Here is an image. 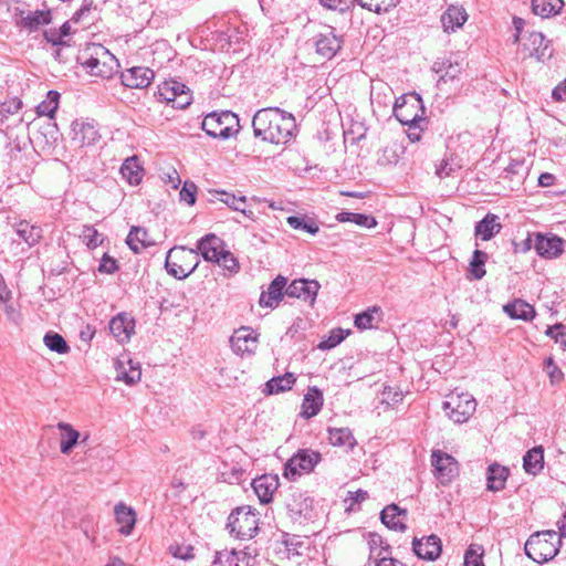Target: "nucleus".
I'll list each match as a JSON object with an SVG mask.
<instances>
[{
	"label": "nucleus",
	"instance_id": "30",
	"mask_svg": "<svg viewBox=\"0 0 566 566\" xmlns=\"http://www.w3.org/2000/svg\"><path fill=\"white\" fill-rule=\"evenodd\" d=\"M15 232L19 238L28 244L29 248L38 244L43 235L41 227L31 224L27 220H21L17 223Z\"/></svg>",
	"mask_w": 566,
	"mask_h": 566
},
{
	"label": "nucleus",
	"instance_id": "57",
	"mask_svg": "<svg viewBox=\"0 0 566 566\" xmlns=\"http://www.w3.org/2000/svg\"><path fill=\"white\" fill-rule=\"evenodd\" d=\"M197 186L191 181H186L179 192L180 201L186 202L188 206H193L196 202Z\"/></svg>",
	"mask_w": 566,
	"mask_h": 566
},
{
	"label": "nucleus",
	"instance_id": "48",
	"mask_svg": "<svg viewBox=\"0 0 566 566\" xmlns=\"http://www.w3.org/2000/svg\"><path fill=\"white\" fill-rule=\"evenodd\" d=\"M401 147L397 144L384 147L379 154L377 163L381 166L396 165L399 160V151Z\"/></svg>",
	"mask_w": 566,
	"mask_h": 566
},
{
	"label": "nucleus",
	"instance_id": "34",
	"mask_svg": "<svg viewBox=\"0 0 566 566\" xmlns=\"http://www.w3.org/2000/svg\"><path fill=\"white\" fill-rule=\"evenodd\" d=\"M295 381L296 378L293 373H285L282 376L273 377L269 381H266L263 392L265 395H276L280 392H284L286 390L292 389Z\"/></svg>",
	"mask_w": 566,
	"mask_h": 566
},
{
	"label": "nucleus",
	"instance_id": "39",
	"mask_svg": "<svg viewBox=\"0 0 566 566\" xmlns=\"http://www.w3.org/2000/svg\"><path fill=\"white\" fill-rule=\"evenodd\" d=\"M51 19L52 17L50 10H35L23 17L21 22L23 28L28 29L30 32H33L40 27L49 24Z\"/></svg>",
	"mask_w": 566,
	"mask_h": 566
},
{
	"label": "nucleus",
	"instance_id": "16",
	"mask_svg": "<svg viewBox=\"0 0 566 566\" xmlns=\"http://www.w3.org/2000/svg\"><path fill=\"white\" fill-rule=\"evenodd\" d=\"M195 250L208 262H216L226 251L223 240L213 233H208L199 239Z\"/></svg>",
	"mask_w": 566,
	"mask_h": 566
},
{
	"label": "nucleus",
	"instance_id": "62",
	"mask_svg": "<svg viewBox=\"0 0 566 566\" xmlns=\"http://www.w3.org/2000/svg\"><path fill=\"white\" fill-rule=\"evenodd\" d=\"M170 552L171 554L177 557V558H180V559H185V560H188V559H192L195 557V554H193V547L190 546V545H187V546H170Z\"/></svg>",
	"mask_w": 566,
	"mask_h": 566
},
{
	"label": "nucleus",
	"instance_id": "53",
	"mask_svg": "<svg viewBox=\"0 0 566 566\" xmlns=\"http://www.w3.org/2000/svg\"><path fill=\"white\" fill-rule=\"evenodd\" d=\"M348 333L349 332L345 333L344 329L342 328H335L331 331V334L327 337V339H324L318 344V348L325 350L336 347L345 339Z\"/></svg>",
	"mask_w": 566,
	"mask_h": 566
},
{
	"label": "nucleus",
	"instance_id": "22",
	"mask_svg": "<svg viewBox=\"0 0 566 566\" xmlns=\"http://www.w3.org/2000/svg\"><path fill=\"white\" fill-rule=\"evenodd\" d=\"M535 250L543 258H556L563 252V240L557 235L547 237L538 233L535 240Z\"/></svg>",
	"mask_w": 566,
	"mask_h": 566
},
{
	"label": "nucleus",
	"instance_id": "31",
	"mask_svg": "<svg viewBox=\"0 0 566 566\" xmlns=\"http://www.w3.org/2000/svg\"><path fill=\"white\" fill-rule=\"evenodd\" d=\"M126 243L132 251L140 253L145 248L154 244L148 231L143 227H133L127 235Z\"/></svg>",
	"mask_w": 566,
	"mask_h": 566
},
{
	"label": "nucleus",
	"instance_id": "4",
	"mask_svg": "<svg viewBox=\"0 0 566 566\" xmlns=\"http://www.w3.org/2000/svg\"><path fill=\"white\" fill-rule=\"evenodd\" d=\"M200 259L195 249L185 247H174L166 255L165 268L169 275L177 280H184L192 274L198 265Z\"/></svg>",
	"mask_w": 566,
	"mask_h": 566
},
{
	"label": "nucleus",
	"instance_id": "27",
	"mask_svg": "<svg viewBox=\"0 0 566 566\" xmlns=\"http://www.w3.org/2000/svg\"><path fill=\"white\" fill-rule=\"evenodd\" d=\"M114 513L117 524L120 525L119 532L123 535H129L136 523L135 511L120 502L115 505Z\"/></svg>",
	"mask_w": 566,
	"mask_h": 566
},
{
	"label": "nucleus",
	"instance_id": "23",
	"mask_svg": "<svg viewBox=\"0 0 566 566\" xmlns=\"http://www.w3.org/2000/svg\"><path fill=\"white\" fill-rule=\"evenodd\" d=\"M134 319L126 314H118L109 322V331L119 343L127 342L134 333Z\"/></svg>",
	"mask_w": 566,
	"mask_h": 566
},
{
	"label": "nucleus",
	"instance_id": "25",
	"mask_svg": "<svg viewBox=\"0 0 566 566\" xmlns=\"http://www.w3.org/2000/svg\"><path fill=\"white\" fill-rule=\"evenodd\" d=\"M510 471L506 467L497 463L489 465L486 473V488L489 491L497 492L505 488Z\"/></svg>",
	"mask_w": 566,
	"mask_h": 566
},
{
	"label": "nucleus",
	"instance_id": "64",
	"mask_svg": "<svg viewBox=\"0 0 566 566\" xmlns=\"http://www.w3.org/2000/svg\"><path fill=\"white\" fill-rule=\"evenodd\" d=\"M528 41L532 44V49L527 48V50H530V56H538V49L542 46L544 42V35L538 32H533L530 34Z\"/></svg>",
	"mask_w": 566,
	"mask_h": 566
},
{
	"label": "nucleus",
	"instance_id": "50",
	"mask_svg": "<svg viewBox=\"0 0 566 566\" xmlns=\"http://www.w3.org/2000/svg\"><path fill=\"white\" fill-rule=\"evenodd\" d=\"M483 554L484 549L481 545L471 544L465 551L463 566H484Z\"/></svg>",
	"mask_w": 566,
	"mask_h": 566
},
{
	"label": "nucleus",
	"instance_id": "49",
	"mask_svg": "<svg viewBox=\"0 0 566 566\" xmlns=\"http://www.w3.org/2000/svg\"><path fill=\"white\" fill-rule=\"evenodd\" d=\"M460 168L461 164L459 160H455L453 154H450L449 156H446L439 165L436 166V175L440 178H446Z\"/></svg>",
	"mask_w": 566,
	"mask_h": 566
},
{
	"label": "nucleus",
	"instance_id": "2",
	"mask_svg": "<svg viewBox=\"0 0 566 566\" xmlns=\"http://www.w3.org/2000/svg\"><path fill=\"white\" fill-rule=\"evenodd\" d=\"M77 61L91 75L103 78H109L118 67L116 57L101 44L88 48Z\"/></svg>",
	"mask_w": 566,
	"mask_h": 566
},
{
	"label": "nucleus",
	"instance_id": "9",
	"mask_svg": "<svg viewBox=\"0 0 566 566\" xmlns=\"http://www.w3.org/2000/svg\"><path fill=\"white\" fill-rule=\"evenodd\" d=\"M395 103L394 114L395 117L402 124L412 126L423 119L424 107L422 99L418 94H411L408 97H401Z\"/></svg>",
	"mask_w": 566,
	"mask_h": 566
},
{
	"label": "nucleus",
	"instance_id": "10",
	"mask_svg": "<svg viewBox=\"0 0 566 566\" xmlns=\"http://www.w3.org/2000/svg\"><path fill=\"white\" fill-rule=\"evenodd\" d=\"M431 464L434 469L436 478L443 485L449 484L459 474L458 461L441 450L432 451Z\"/></svg>",
	"mask_w": 566,
	"mask_h": 566
},
{
	"label": "nucleus",
	"instance_id": "59",
	"mask_svg": "<svg viewBox=\"0 0 566 566\" xmlns=\"http://www.w3.org/2000/svg\"><path fill=\"white\" fill-rule=\"evenodd\" d=\"M402 400V392L392 387L386 386L381 392V402L392 406Z\"/></svg>",
	"mask_w": 566,
	"mask_h": 566
},
{
	"label": "nucleus",
	"instance_id": "46",
	"mask_svg": "<svg viewBox=\"0 0 566 566\" xmlns=\"http://www.w3.org/2000/svg\"><path fill=\"white\" fill-rule=\"evenodd\" d=\"M60 93L56 91H49L46 98L36 106V114L39 116H48L53 118L59 107Z\"/></svg>",
	"mask_w": 566,
	"mask_h": 566
},
{
	"label": "nucleus",
	"instance_id": "28",
	"mask_svg": "<svg viewBox=\"0 0 566 566\" xmlns=\"http://www.w3.org/2000/svg\"><path fill=\"white\" fill-rule=\"evenodd\" d=\"M232 562H234V566H253L255 556L248 551L232 552L226 555L217 553L213 563L220 566H231Z\"/></svg>",
	"mask_w": 566,
	"mask_h": 566
},
{
	"label": "nucleus",
	"instance_id": "52",
	"mask_svg": "<svg viewBox=\"0 0 566 566\" xmlns=\"http://www.w3.org/2000/svg\"><path fill=\"white\" fill-rule=\"evenodd\" d=\"M81 238L88 249H95L103 242L102 235L93 226H84Z\"/></svg>",
	"mask_w": 566,
	"mask_h": 566
},
{
	"label": "nucleus",
	"instance_id": "55",
	"mask_svg": "<svg viewBox=\"0 0 566 566\" xmlns=\"http://www.w3.org/2000/svg\"><path fill=\"white\" fill-rule=\"evenodd\" d=\"M379 308L373 307L371 310L364 311L355 316V326L359 329L371 328L374 325V313L378 312Z\"/></svg>",
	"mask_w": 566,
	"mask_h": 566
},
{
	"label": "nucleus",
	"instance_id": "11",
	"mask_svg": "<svg viewBox=\"0 0 566 566\" xmlns=\"http://www.w3.org/2000/svg\"><path fill=\"white\" fill-rule=\"evenodd\" d=\"M316 53L323 59L331 60L342 49L344 40L337 35L333 27H325L313 38Z\"/></svg>",
	"mask_w": 566,
	"mask_h": 566
},
{
	"label": "nucleus",
	"instance_id": "18",
	"mask_svg": "<svg viewBox=\"0 0 566 566\" xmlns=\"http://www.w3.org/2000/svg\"><path fill=\"white\" fill-rule=\"evenodd\" d=\"M155 74L154 71L145 66H134L122 72V83L130 88H145L147 87Z\"/></svg>",
	"mask_w": 566,
	"mask_h": 566
},
{
	"label": "nucleus",
	"instance_id": "38",
	"mask_svg": "<svg viewBox=\"0 0 566 566\" xmlns=\"http://www.w3.org/2000/svg\"><path fill=\"white\" fill-rule=\"evenodd\" d=\"M143 168L139 166L137 157L133 156L123 163L120 174L129 185H138L143 178Z\"/></svg>",
	"mask_w": 566,
	"mask_h": 566
},
{
	"label": "nucleus",
	"instance_id": "29",
	"mask_svg": "<svg viewBox=\"0 0 566 566\" xmlns=\"http://www.w3.org/2000/svg\"><path fill=\"white\" fill-rule=\"evenodd\" d=\"M503 311L512 318L522 319L525 322L532 321L536 312L534 307L523 300H514L503 306Z\"/></svg>",
	"mask_w": 566,
	"mask_h": 566
},
{
	"label": "nucleus",
	"instance_id": "45",
	"mask_svg": "<svg viewBox=\"0 0 566 566\" xmlns=\"http://www.w3.org/2000/svg\"><path fill=\"white\" fill-rule=\"evenodd\" d=\"M335 218L338 222H353L365 228H374L377 224L374 217L364 213L342 211L337 213Z\"/></svg>",
	"mask_w": 566,
	"mask_h": 566
},
{
	"label": "nucleus",
	"instance_id": "7",
	"mask_svg": "<svg viewBox=\"0 0 566 566\" xmlns=\"http://www.w3.org/2000/svg\"><path fill=\"white\" fill-rule=\"evenodd\" d=\"M442 408L449 419L454 423H463L467 422L474 413L476 401L473 396L468 392H452L447 396V400L443 401Z\"/></svg>",
	"mask_w": 566,
	"mask_h": 566
},
{
	"label": "nucleus",
	"instance_id": "20",
	"mask_svg": "<svg viewBox=\"0 0 566 566\" xmlns=\"http://www.w3.org/2000/svg\"><path fill=\"white\" fill-rule=\"evenodd\" d=\"M56 428L61 431L60 451L63 454H70L71 451L80 443L81 433L67 422L60 421ZM88 436H84L81 443H86Z\"/></svg>",
	"mask_w": 566,
	"mask_h": 566
},
{
	"label": "nucleus",
	"instance_id": "44",
	"mask_svg": "<svg viewBox=\"0 0 566 566\" xmlns=\"http://www.w3.org/2000/svg\"><path fill=\"white\" fill-rule=\"evenodd\" d=\"M286 222L292 229L310 234H316L319 231L316 220L307 216H290L286 218Z\"/></svg>",
	"mask_w": 566,
	"mask_h": 566
},
{
	"label": "nucleus",
	"instance_id": "14",
	"mask_svg": "<svg viewBox=\"0 0 566 566\" xmlns=\"http://www.w3.org/2000/svg\"><path fill=\"white\" fill-rule=\"evenodd\" d=\"M319 287L321 284L316 280L298 279L292 281V283L287 285V287L285 289V294L289 297L301 298L313 305L316 300Z\"/></svg>",
	"mask_w": 566,
	"mask_h": 566
},
{
	"label": "nucleus",
	"instance_id": "5",
	"mask_svg": "<svg viewBox=\"0 0 566 566\" xmlns=\"http://www.w3.org/2000/svg\"><path fill=\"white\" fill-rule=\"evenodd\" d=\"M259 513L251 506L234 509L227 523V530L235 538L245 541L253 538L259 532Z\"/></svg>",
	"mask_w": 566,
	"mask_h": 566
},
{
	"label": "nucleus",
	"instance_id": "63",
	"mask_svg": "<svg viewBox=\"0 0 566 566\" xmlns=\"http://www.w3.org/2000/svg\"><path fill=\"white\" fill-rule=\"evenodd\" d=\"M168 104H171L172 107L184 109L191 104V95L190 91H184V93L179 94L177 97L171 99Z\"/></svg>",
	"mask_w": 566,
	"mask_h": 566
},
{
	"label": "nucleus",
	"instance_id": "8",
	"mask_svg": "<svg viewBox=\"0 0 566 566\" xmlns=\"http://www.w3.org/2000/svg\"><path fill=\"white\" fill-rule=\"evenodd\" d=\"M321 460L322 455L318 451L301 449L285 463L283 475L295 481L303 473L312 472Z\"/></svg>",
	"mask_w": 566,
	"mask_h": 566
},
{
	"label": "nucleus",
	"instance_id": "24",
	"mask_svg": "<svg viewBox=\"0 0 566 566\" xmlns=\"http://www.w3.org/2000/svg\"><path fill=\"white\" fill-rule=\"evenodd\" d=\"M502 229L499 217L494 213H488L481 221L475 224V235L483 241L491 240Z\"/></svg>",
	"mask_w": 566,
	"mask_h": 566
},
{
	"label": "nucleus",
	"instance_id": "41",
	"mask_svg": "<svg viewBox=\"0 0 566 566\" xmlns=\"http://www.w3.org/2000/svg\"><path fill=\"white\" fill-rule=\"evenodd\" d=\"M184 91H188V87L184 83L177 80H169L158 86L157 95L160 99L169 103L179 94L184 93Z\"/></svg>",
	"mask_w": 566,
	"mask_h": 566
},
{
	"label": "nucleus",
	"instance_id": "61",
	"mask_svg": "<svg viewBox=\"0 0 566 566\" xmlns=\"http://www.w3.org/2000/svg\"><path fill=\"white\" fill-rule=\"evenodd\" d=\"M545 369H546V371L551 378V381L553 384L559 382L564 377L563 371L557 367V365L555 364V361L552 357H548L545 359Z\"/></svg>",
	"mask_w": 566,
	"mask_h": 566
},
{
	"label": "nucleus",
	"instance_id": "56",
	"mask_svg": "<svg viewBox=\"0 0 566 566\" xmlns=\"http://www.w3.org/2000/svg\"><path fill=\"white\" fill-rule=\"evenodd\" d=\"M546 335L560 344V346L566 347V326L564 324L557 323L553 326H548Z\"/></svg>",
	"mask_w": 566,
	"mask_h": 566
},
{
	"label": "nucleus",
	"instance_id": "12",
	"mask_svg": "<svg viewBox=\"0 0 566 566\" xmlns=\"http://www.w3.org/2000/svg\"><path fill=\"white\" fill-rule=\"evenodd\" d=\"M230 345L239 356L253 355L258 347V334L251 327L242 326L230 337Z\"/></svg>",
	"mask_w": 566,
	"mask_h": 566
},
{
	"label": "nucleus",
	"instance_id": "60",
	"mask_svg": "<svg viewBox=\"0 0 566 566\" xmlns=\"http://www.w3.org/2000/svg\"><path fill=\"white\" fill-rule=\"evenodd\" d=\"M117 270H118L117 261L113 256L108 255L107 253H104L101 259L99 265H98V271L101 273H105V274H113Z\"/></svg>",
	"mask_w": 566,
	"mask_h": 566
},
{
	"label": "nucleus",
	"instance_id": "15",
	"mask_svg": "<svg viewBox=\"0 0 566 566\" xmlns=\"http://www.w3.org/2000/svg\"><path fill=\"white\" fill-rule=\"evenodd\" d=\"M412 551L420 559L436 560L442 552L441 539L433 534L422 538L415 537L412 541Z\"/></svg>",
	"mask_w": 566,
	"mask_h": 566
},
{
	"label": "nucleus",
	"instance_id": "17",
	"mask_svg": "<svg viewBox=\"0 0 566 566\" xmlns=\"http://www.w3.org/2000/svg\"><path fill=\"white\" fill-rule=\"evenodd\" d=\"M287 280L282 275H277L268 286L266 291H263L259 298V305L261 307L275 308L282 301L285 289L287 287Z\"/></svg>",
	"mask_w": 566,
	"mask_h": 566
},
{
	"label": "nucleus",
	"instance_id": "37",
	"mask_svg": "<svg viewBox=\"0 0 566 566\" xmlns=\"http://www.w3.org/2000/svg\"><path fill=\"white\" fill-rule=\"evenodd\" d=\"M563 6V0H532V11L542 18H551L558 14Z\"/></svg>",
	"mask_w": 566,
	"mask_h": 566
},
{
	"label": "nucleus",
	"instance_id": "43",
	"mask_svg": "<svg viewBox=\"0 0 566 566\" xmlns=\"http://www.w3.org/2000/svg\"><path fill=\"white\" fill-rule=\"evenodd\" d=\"M221 202L226 203L230 209L234 211L241 212L243 216L249 218L250 220H255V216L252 210H247L244 208L247 203V197L245 196H235L230 192H221Z\"/></svg>",
	"mask_w": 566,
	"mask_h": 566
},
{
	"label": "nucleus",
	"instance_id": "19",
	"mask_svg": "<svg viewBox=\"0 0 566 566\" xmlns=\"http://www.w3.org/2000/svg\"><path fill=\"white\" fill-rule=\"evenodd\" d=\"M252 488L262 504H269L279 488V478L274 474H263L252 482Z\"/></svg>",
	"mask_w": 566,
	"mask_h": 566
},
{
	"label": "nucleus",
	"instance_id": "6",
	"mask_svg": "<svg viewBox=\"0 0 566 566\" xmlns=\"http://www.w3.org/2000/svg\"><path fill=\"white\" fill-rule=\"evenodd\" d=\"M201 127L213 138L228 139L239 132V117L231 111L212 112L203 118Z\"/></svg>",
	"mask_w": 566,
	"mask_h": 566
},
{
	"label": "nucleus",
	"instance_id": "40",
	"mask_svg": "<svg viewBox=\"0 0 566 566\" xmlns=\"http://www.w3.org/2000/svg\"><path fill=\"white\" fill-rule=\"evenodd\" d=\"M489 259V255L486 252L482 251V250H474L473 251V254H472V259L469 263V269H468V272H469V277L471 280H481L484 277L485 275V263Z\"/></svg>",
	"mask_w": 566,
	"mask_h": 566
},
{
	"label": "nucleus",
	"instance_id": "13",
	"mask_svg": "<svg viewBox=\"0 0 566 566\" xmlns=\"http://www.w3.org/2000/svg\"><path fill=\"white\" fill-rule=\"evenodd\" d=\"M432 71L439 74L438 85L460 80L462 74V61L453 59L452 55L439 57L432 64Z\"/></svg>",
	"mask_w": 566,
	"mask_h": 566
},
{
	"label": "nucleus",
	"instance_id": "58",
	"mask_svg": "<svg viewBox=\"0 0 566 566\" xmlns=\"http://www.w3.org/2000/svg\"><path fill=\"white\" fill-rule=\"evenodd\" d=\"M43 36L49 43H51L54 46L70 45L69 41L64 40V38L61 35V32L55 28L44 30Z\"/></svg>",
	"mask_w": 566,
	"mask_h": 566
},
{
	"label": "nucleus",
	"instance_id": "47",
	"mask_svg": "<svg viewBox=\"0 0 566 566\" xmlns=\"http://www.w3.org/2000/svg\"><path fill=\"white\" fill-rule=\"evenodd\" d=\"M43 342L50 350L57 354H66L70 350V346L67 345L66 340L57 333H46Z\"/></svg>",
	"mask_w": 566,
	"mask_h": 566
},
{
	"label": "nucleus",
	"instance_id": "36",
	"mask_svg": "<svg viewBox=\"0 0 566 566\" xmlns=\"http://www.w3.org/2000/svg\"><path fill=\"white\" fill-rule=\"evenodd\" d=\"M328 440L335 447H344L353 450L356 446V439L349 428H329Z\"/></svg>",
	"mask_w": 566,
	"mask_h": 566
},
{
	"label": "nucleus",
	"instance_id": "3",
	"mask_svg": "<svg viewBox=\"0 0 566 566\" xmlns=\"http://www.w3.org/2000/svg\"><path fill=\"white\" fill-rule=\"evenodd\" d=\"M560 547V538L556 531H542L532 534L524 545L525 554L534 562L542 564L553 559Z\"/></svg>",
	"mask_w": 566,
	"mask_h": 566
},
{
	"label": "nucleus",
	"instance_id": "35",
	"mask_svg": "<svg viewBox=\"0 0 566 566\" xmlns=\"http://www.w3.org/2000/svg\"><path fill=\"white\" fill-rule=\"evenodd\" d=\"M406 515V511L400 510L396 504L387 505L380 513L381 522L390 530L405 531L406 524L399 518V516Z\"/></svg>",
	"mask_w": 566,
	"mask_h": 566
},
{
	"label": "nucleus",
	"instance_id": "32",
	"mask_svg": "<svg viewBox=\"0 0 566 566\" xmlns=\"http://www.w3.org/2000/svg\"><path fill=\"white\" fill-rule=\"evenodd\" d=\"M544 467V449L541 446L534 447L523 458V468L526 473L536 475Z\"/></svg>",
	"mask_w": 566,
	"mask_h": 566
},
{
	"label": "nucleus",
	"instance_id": "21",
	"mask_svg": "<svg viewBox=\"0 0 566 566\" xmlns=\"http://www.w3.org/2000/svg\"><path fill=\"white\" fill-rule=\"evenodd\" d=\"M72 140L78 147L93 145L99 138V134L93 124L78 120L72 124Z\"/></svg>",
	"mask_w": 566,
	"mask_h": 566
},
{
	"label": "nucleus",
	"instance_id": "33",
	"mask_svg": "<svg viewBox=\"0 0 566 566\" xmlns=\"http://www.w3.org/2000/svg\"><path fill=\"white\" fill-rule=\"evenodd\" d=\"M468 19V14L463 8L450 7L441 17V23L444 31H454L464 24Z\"/></svg>",
	"mask_w": 566,
	"mask_h": 566
},
{
	"label": "nucleus",
	"instance_id": "1",
	"mask_svg": "<svg viewBox=\"0 0 566 566\" xmlns=\"http://www.w3.org/2000/svg\"><path fill=\"white\" fill-rule=\"evenodd\" d=\"M253 135L263 142L286 144L296 129L295 117L279 107L259 109L252 118Z\"/></svg>",
	"mask_w": 566,
	"mask_h": 566
},
{
	"label": "nucleus",
	"instance_id": "42",
	"mask_svg": "<svg viewBox=\"0 0 566 566\" xmlns=\"http://www.w3.org/2000/svg\"><path fill=\"white\" fill-rule=\"evenodd\" d=\"M128 365L129 368L126 369L122 363H118L116 379L132 386L140 380L142 370L139 364H135L132 359L128 360Z\"/></svg>",
	"mask_w": 566,
	"mask_h": 566
},
{
	"label": "nucleus",
	"instance_id": "54",
	"mask_svg": "<svg viewBox=\"0 0 566 566\" xmlns=\"http://www.w3.org/2000/svg\"><path fill=\"white\" fill-rule=\"evenodd\" d=\"M22 107V102L18 97H7L2 103H0V115L3 117H8L10 115L17 114Z\"/></svg>",
	"mask_w": 566,
	"mask_h": 566
},
{
	"label": "nucleus",
	"instance_id": "51",
	"mask_svg": "<svg viewBox=\"0 0 566 566\" xmlns=\"http://www.w3.org/2000/svg\"><path fill=\"white\" fill-rule=\"evenodd\" d=\"M214 263L219 264L223 270L228 271L229 275H233L240 270L238 260L228 250H226Z\"/></svg>",
	"mask_w": 566,
	"mask_h": 566
},
{
	"label": "nucleus",
	"instance_id": "26",
	"mask_svg": "<svg viewBox=\"0 0 566 566\" xmlns=\"http://www.w3.org/2000/svg\"><path fill=\"white\" fill-rule=\"evenodd\" d=\"M323 407V394L316 388H310L308 392L304 396L302 403L301 416L310 419L316 416Z\"/></svg>",
	"mask_w": 566,
	"mask_h": 566
}]
</instances>
